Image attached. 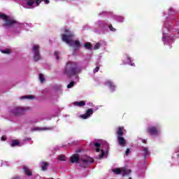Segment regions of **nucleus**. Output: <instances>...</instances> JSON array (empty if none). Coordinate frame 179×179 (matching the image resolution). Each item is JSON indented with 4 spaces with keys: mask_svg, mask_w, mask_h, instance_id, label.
Masks as SVG:
<instances>
[{
    "mask_svg": "<svg viewBox=\"0 0 179 179\" xmlns=\"http://www.w3.org/2000/svg\"><path fill=\"white\" fill-rule=\"evenodd\" d=\"M0 19L3 20L4 23L3 24V27L6 29H15L16 30H20V29L27 27V24L17 22L14 19L8 17L2 13H0Z\"/></svg>",
    "mask_w": 179,
    "mask_h": 179,
    "instance_id": "1",
    "label": "nucleus"
},
{
    "mask_svg": "<svg viewBox=\"0 0 179 179\" xmlns=\"http://www.w3.org/2000/svg\"><path fill=\"white\" fill-rule=\"evenodd\" d=\"M73 32L68 29H64L62 33V40L66 44H69L71 47H73L74 50H80L82 47L80 41L76 40L73 41Z\"/></svg>",
    "mask_w": 179,
    "mask_h": 179,
    "instance_id": "2",
    "label": "nucleus"
},
{
    "mask_svg": "<svg viewBox=\"0 0 179 179\" xmlns=\"http://www.w3.org/2000/svg\"><path fill=\"white\" fill-rule=\"evenodd\" d=\"M173 29V22L171 21L166 22L162 27V41L164 44H171L173 37L170 36V31Z\"/></svg>",
    "mask_w": 179,
    "mask_h": 179,
    "instance_id": "3",
    "label": "nucleus"
},
{
    "mask_svg": "<svg viewBox=\"0 0 179 179\" xmlns=\"http://www.w3.org/2000/svg\"><path fill=\"white\" fill-rule=\"evenodd\" d=\"M79 163L81 167H89L93 163V159L87 155H84V157H79V154H74L71 157V163Z\"/></svg>",
    "mask_w": 179,
    "mask_h": 179,
    "instance_id": "4",
    "label": "nucleus"
},
{
    "mask_svg": "<svg viewBox=\"0 0 179 179\" xmlns=\"http://www.w3.org/2000/svg\"><path fill=\"white\" fill-rule=\"evenodd\" d=\"M79 72H80V71L78 69V64L75 62H69L66 65L64 73L71 78V76H73L79 73Z\"/></svg>",
    "mask_w": 179,
    "mask_h": 179,
    "instance_id": "5",
    "label": "nucleus"
},
{
    "mask_svg": "<svg viewBox=\"0 0 179 179\" xmlns=\"http://www.w3.org/2000/svg\"><path fill=\"white\" fill-rule=\"evenodd\" d=\"M41 3V0H24L22 6L25 9H34Z\"/></svg>",
    "mask_w": 179,
    "mask_h": 179,
    "instance_id": "6",
    "label": "nucleus"
},
{
    "mask_svg": "<svg viewBox=\"0 0 179 179\" xmlns=\"http://www.w3.org/2000/svg\"><path fill=\"white\" fill-rule=\"evenodd\" d=\"M112 172L114 173V174H122L123 176H128V174H130L131 171L130 169L124 167L113 169Z\"/></svg>",
    "mask_w": 179,
    "mask_h": 179,
    "instance_id": "7",
    "label": "nucleus"
},
{
    "mask_svg": "<svg viewBox=\"0 0 179 179\" xmlns=\"http://www.w3.org/2000/svg\"><path fill=\"white\" fill-rule=\"evenodd\" d=\"M148 132L152 136H156L160 134V126H150L148 127Z\"/></svg>",
    "mask_w": 179,
    "mask_h": 179,
    "instance_id": "8",
    "label": "nucleus"
},
{
    "mask_svg": "<svg viewBox=\"0 0 179 179\" xmlns=\"http://www.w3.org/2000/svg\"><path fill=\"white\" fill-rule=\"evenodd\" d=\"M29 109V107L23 108L22 106H17L11 110V113H13V114H15V115H20V114H23L24 111H27V110Z\"/></svg>",
    "mask_w": 179,
    "mask_h": 179,
    "instance_id": "9",
    "label": "nucleus"
},
{
    "mask_svg": "<svg viewBox=\"0 0 179 179\" xmlns=\"http://www.w3.org/2000/svg\"><path fill=\"white\" fill-rule=\"evenodd\" d=\"M105 85L108 87L110 92H115L117 87L111 80H106Z\"/></svg>",
    "mask_w": 179,
    "mask_h": 179,
    "instance_id": "10",
    "label": "nucleus"
},
{
    "mask_svg": "<svg viewBox=\"0 0 179 179\" xmlns=\"http://www.w3.org/2000/svg\"><path fill=\"white\" fill-rule=\"evenodd\" d=\"M92 115H93V109L90 108L86 111L85 114L81 115L80 117L83 118V120H87V118H90Z\"/></svg>",
    "mask_w": 179,
    "mask_h": 179,
    "instance_id": "11",
    "label": "nucleus"
},
{
    "mask_svg": "<svg viewBox=\"0 0 179 179\" xmlns=\"http://www.w3.org/2000/svg\"><path fill=\"white\" fill-rule=\"evenodd\" d=\"M117 142L120 146H122L123 148L125 147L127 145V140L122 136H117Z\"/></svg>",
    "mask_w": 179,
    "mask_h": 179,
    "instance_id": "12",
    "label": "nucleus"
},
{
    "mask_svg": "<svg viewBox=\"0 0 179 179\" xmlns=\"http://www.w3.org/2000/svg\"><path fill=\"white\" fill-rule=\"evenodd\" d=\"M117 134L118 136H122V135H125V134H127V131L124 129V127H120L117 129Z\"/></svg>",
    "mask_w": 179,
    "mask_h": 179,
    "instance_id": "13",
    "label": "nucleus"
},
{
    "mask_svg": "<svg viewBox=\"0 0 179 179\" xmlns=\"http://www.w3.org/2000/svg\"><path fill=\"white\" fill-rule=\"evenodd\" d=\"M96 27H101V29H104L106 26H107V22L106 21H98L96 23Z\"/></svg>",
    "mask_w": 179,
    "mask_h": 179,
    "instance_id": "14",
    "label": "nucleus"
},
{
    "mask_svg": "<svg viewBox=\"0 0 179 179\" xmlns=\"http://www.w3.org/2000/svg\"><path fill=\"white\" fill-rule=\"evenodd\" d=\"M141 150L144 157H148V156H150V152H149V148L146 147H143L141 148Z\"/></svg>",
    "mask_w": 179,
    "mask_h": 179,
    "instance_id": "15",
    "label": "nucleus"
},
{
    "mask_svg": "<svg viewBox=\"0 0 179 179\" xmlns=\"http://www.w3.org/2000/svg\"><path fill=\"white\" fill-rule=\"evenodd\" d=\"M32 52L33 54H38V52H40V45L36 44L33 45Z\"/></svg>",
    "mask_w": 179,
    "mask_h": 179,
    "instance_id": "16",
    "label": "nucleus"
},
{
    "mask_svg": "<svg viewBox=\"0 0 179 179\" xmlns=\"http://www.w3.org/2000/svg\"><path fill=\"white\" fill-rule=\"evenodd\" d=\"M73 106H76L77 107H84L86 106V102L81 101H75L73 103Z\"/></svg>",
    "mask_w": 179,
    "mask_h": 179,
    "instance_id": "17",
    "label": "nucleus"
},
{
    "mask_svg": "<svg viewBox=\"0 0 179 179\" xmlns=\"http://www.w3.org/2000/svg\"><path fill=\"white\" fill-rule=\"evenodd\" d=\"M33 58H34V61H35L36 62L40 61V59H41V55H40V52L38 53H34L33 54Z\"/></svg>",
    "mask_w": 179,
    "mask_h": 179,
    "instance_id": "18",
    "label": "nucleus"
},
{
    "mask_svg": "<svg viewBox=\"0 0 179 179\" xmlns=\"http://www.w3.org/2000/svg\"><path fill=\"white\" fill-rule=\"evenodd\" d=\"M107 155H108V151L107 150H104L103 149L101 150V155H99L100 159L102 157H107Z\"/></svg>",
    "mask_w": 179,
    "mask_h": 179,
    "instance_id": "19",
    "label": "nucleus"
},
{
    "mask_svg": "<svg viewBox=\"0 0 179 179\" xmlns=\"http://www.w3.org/2000/svg\"><path fill=\"white\" fill-rule=\"evenodd\" d=\"M10 146H12V148H15V146H20V141L18 140H13Z\"/></svg>",
    "mask_w": 179,
    "mask_h": 179,
    "instance_id": "20",
    "label": "nucleus"
},
{
    "mask_svg": "<svg viewBox=\"0 0 179 179\" xmlns=\"http://www.w3.org/2000/svg\"><path fill=\"white\" fill-rule=\"evenodd\" d=\"M40 167L42 169L43 171H45L48 168V163L47 162H41L40 164Z\"/></svg>",
    "mask_w": 179,
    "mask_h": 179,
    "instance_id": "21",
    "label": "nucleus"
},
{
    "mask_svg": "<svg viewBox=\"0 0 179 179\" xmlns=\"http://www.w3.org/2000/svg\"><path fill=\"white\" fill-rule=\"evenodd\" d=\"M21 100H24V99H27V100H33L34 99V96L33 95H25L20 97Z\"/></svg>",
    "mask_w": 179,
    "mask_h": 179,
    "instance_id": "22",
    "label": "nucleus"
},
{
    "mask_svg": "<svg viewBox=\"0 0 179 179\" xmlns=\"http://www.w3.org/2000/svg\"><path fill=\"white\" fill-rule=\"evenodd\" d=\"M84 47L85 48H86V50H92V44H90V43L87 42L84 44Z\"/></svg>",
    "mask_w": 179,
    "mask_h": 179,
    "instance_id": "23",
    "label": "nucleus"
},
{
    "mask_svg": "<svg viewBox=\"0 0 179 179\" xmlns=\"http://www.w3.org/2000/svg\"><path fill=\"white\" fill-rule=\"evenodd\" d=\"M24 173L25 174H27V176H31V171L27 168V167H24Z\"/></svg>",
    "mask_w": 179,
    "mask_h": 179,
    "instance_id": "24",
    "label": "nucleus"
},
{
    "mask_svg": "<svg viewBox=\"0 0 179 179\" xmlns=\"http://www.w3.org/2000/svg\"><path fill=\"white\" fill-rule=\"evenodd\" d=\"M125 64H131V57L127 55L125 57H124V59Z\"/></svg>",
    "mask_w": 179,
    "mask_h": 179,
    "instance_id": "25",
    "label": "nucleus"
},
{
    "mask_svg": "<svg viewBox=\"0 0 179 179\" xmlns=\"http://www.w3.org/2000/svg\"><path fill=\"white\" fill-rule=\"evenodd\" d=\"M48 129V128H45V127H34L33 129V131H45Z\"/></svg>",
    "mask_w": 179,
    "mask_h": 179,
    "instance_id": "26",
    "label": "nucleus"
},
{
    "mask_svg": "<svg viewBox=\"0 0 179 179\" xmlns=\"http://www.w3.org/2000/svg\"><path fill=\"white\" fill-rule=\"evenodd\" d=\"M39 80L41 82V83H44V82H45V78H44V75L43 74H39Z\"/></svg>",
    "mask_w": 179,
    "mask_h": 179,
    "instance_id": "27",
    "label": "nucleus"
},
{
    "mask_svg": "<svg viewBox=\"0 0 179 179\" xmlns=\"http://www.w3.org/2000/svg\"><path fill=\"white\" fill-rule=\"evenodd\" d=\"M115 19L116 20H117V22H124V17H122V16H117V15H115Z\"/></svg>",
    "mask_w": 179,
    "mask_h": 179,
    "instance_id": "28",
    "label": "nucleus"
},
{
    "mask_svg": "<svg viewBox=\"0 0 179 179\" xmlns=\"http://www.w3.org/2000/svg\"><path fill=\"white\" fill-rule=\"evenodd\" d=\"M94 146H95V148H96V152H100V148H100V146H101V144H100L99 143H95Z\"/></svg>",
    "mask_w": 179,
    "mask_h": 179,
    "instance_id": "29",
    "label": "nucleus"
},
{
    "mask_svg": "<svg viewBox=\"0 0 179 179\" xmlns=\"http://www.w3.org/2000/svg\"><path fill=\"white\" fill-rule=\"evenodd\" d=\"M59 160H60V162H65V160H66V157H65V155H59Z\"/></svg>",
    "mask_w": 179,
    "mask_h": 179,
    "instance_id": "30",
    "label": "nucleus"
},
{
    "mask_svg": "<svg viewBox=\"0 0 179 179\" xmlns=\"http://www.w3.org/2000/svg\"><path fill=\"white\" fill-rule=\"evenodd\" d=\"M174 13H177V11L173 10L172 8L169 9V15H174Z\"/></svg>",
    "mask_w": 179,
    "mask_h": 179,
    "instance_id": "31",
    "label": "nucleus"
},
{
    "mask_svg": "<svg viewBox=\"0 0 179 179\" xmlns=\"http://www.w3.org/2000/svg\"><path fill=\"white\" fill-rule=\"evenodd\" d=\"M75 86V82L72 81L67 85V89H72Z\"/></svg>",
    "mask_w": 179,
    "mask_h": 179,
    "instance_id": "32",
    "label": "nucleus"
},
{
    "mask_svg": "<svg viewBox=\"0 0 179 179\" xmlns=\"http://www.w3.org/2000/svg\"><path fill=\"white\" fill-rule=\"evenodd\" d=\"M101 47V43H97L94 47V50H99Z\"/></svg>",
    "mask_w": 179,
    "mask_h": 179,
    "instance_id": "33",
    "label": "nucleus"
},
{
    "mask_svg": "<svg viewBox=\"0 0 179 179\" xmlns=\"http://www.w3.org/2000/svg\"><path fill=\"white\" fill-rule=\"evenodd\" d=\"M175 152L176 153L177 160L179 162V147L176 148Z\"/></svg>",
    "mask_w": 179,
    "mask_h": 179,
    "instance_id": "34",
    "label": "nucleus"
},
{
    "mask_svg": "<svg viewBox=\"0 0 179 179\" xmlns=\"http://www.w3.org/2000/svg\"><path fill=\"white\" fill-rule=\"evenodd\" d=\"M55 57L56 59H59V53L58 52H55Z\"/></svg>",
    "mask_w": 179,
    "mask_h": 179,
    "instance_id": "35",
    "label": "nucleus"
},
{
    "mask_svg": "<svg viewBox=\"0 0 179 179\" xmlns=\"http://www.w3.org/2000/svg\"><path fill=\"white\" fill-rule=\"evenodd\" d=\"M109 29L110 31H115V28L113 27V25H109Z\"/></svg>",
    "mask_w": 179,
    "mask_h": 179,
    "instance_id": "36",
    "label": "nucleus"
},
{
    "mask_svg": "<svg viewBox=\"0 0 179 179\" xmlns=\"http://www.w3.org/2000/svg\"><path fill=\"white\" fill-rule=\"evenodd\" d=\"M131 152V150H129V148H127L126 152H125V155L126 156H128V155H129V152Z\"/></svg>",
    "mask_w": 179,
    "mask_h": 179,
    "instance_id": "37",
    "label": "nucleus"
},
{
    "mask_svg": "<svg viewBox=\"0 0 179 179\" xmlns=\"http://www.w3.org/2000/svg\"><path fill=\"white\" fill-rule=\"evenodd\" d=\"M1 52L3 54H9V52H10V51H9V50H2Z\"/></svg>",
    "mask_w": 179,
    "mask_h": 179,
    "instance_id": "38",
    "label": "nucleus"
},
{
    "mask_svg": "<svg viewBox=\"0 0 179 179\" xmlns=\"http://www.w3.org/2000/svg\"><path fill=\"white\" fill-rule=\"evenodd\" d=\"M99 69H100L99 67H96V68L94 69V73H96V72H99Z\"/></svg>",
    "mask_w": 179,
    "mask_h": 179,
    "instance_id": "39",
    "label": "nucleus"
},
{
    "mask_svg": "<svg viewBox=\"0 0 179 179\" xmlns=\"http://www.w3.org/2000/svg\"><path fill=\"white\" fill-rule=\"evenodd\" d=\"M1 141H6V137L4 136H3L1 137Z\"/></svg>",
    "mask_w": 179,
    "mask_h": 179,
    "instance_id": "40",
    "label": "nucleus"
},
{
    "mask_svg": "<svg viewBox=\"0 0 179 179\" xmlns=\"http://www.w3.org/2000/svg\"><path fill=\"white\" fill-rule=\"evenodd\" d=\"M45 3H50V0H43Z\"/></svg>",
    "mask_w": 179,
    "mask_h": 179,
    "instance_id": "41",
    "label": "nucleus"
},
{
    "mask_svg": "<svg viewBox=\"0 0 179 179\" xmlns=\"http://www.w3.org/2000/svg\"><path fill=\"white\" fill-rule=\"evenodd\" d=\"M130 65H131V66H135V63H131V64H130Z\"/></svg>",
    "mask_w": 179,
    "mask_h": 179,
    "instance_id": "42",
    "label": "nucleus"
},
{
    "mask_svg": "<svg viewBox=\"0 0 179 179\" xmlns=\"http://www.w3.org/2000/svg\"><path fill=\"white\" fill-rule=\"evenodd\" d=\"M105 148H108V143L105 144Z\"/></svg>",
    "mask_w": 179,
    "mask_h": 179,
    "instance_id": "43",
    "label": "nucleus"
},
{
    "mask_svg": "<svg viewBox=\"0 0 179 179\" xmlns=\"http://www.w3.org/2000/svg\"><path fill=\"white\" fill-rule=\"evenodd\" d=\"M27 141H30V138H27Z\"/></svg>",
    "mask_w": 179,
    "mask_h": 179,
    "instance_id": "44",
    "label": "nucleus"
},
{
    "mask_svg": "<svg viewBox=\"0 0 179 179\" xmlns=\"http://www.w3.org/2000/svg\"><path fill=\"white\" fill-rule=\"evenodd\" d=\"M143 142L145 143V141H143Z\"/></svg>",
    "mask_w": 179,
    "mask_h": 179,
    "instance_id": "45",
    "label": "nucleus"
},
{
    "mask_svg": "<svg viewBox=\"0 0 179 179\" xmlns=\"http://www.w3.org/2000/svg\"><path fill=\"white\" fill-rule=\"evenodd\" d=\"M178 33H179V31H178Z\"/></svg>",
    "mask_w": 179,
    "mask_h": 179,
    "instance_id": "46",
    "label": "nucleus"
}]
</instances>
